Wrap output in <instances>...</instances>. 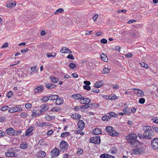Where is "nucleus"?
Returning a JSON list of instances; mask_svg holds the SVG:
<instances>
[{"label": "nucleus", "instance_id": "obj_1", "mask_svg": "<svg viewBox=\"0 0 158 158\" xmlns=\"http://www.w3.org/2000/svg\"><path fill=\"white\" fill-rule=\"evenodd\" d=\"M68 146L69 144L63 140L61 141L59 145L60 152H64L67 151L68 149Z\"/></svg>", "mask_w": 158, "mask_h": 158}, {"label": "nucleus", "instance_id": "obj_2", "mask_svg": "<svg viewBox=\"0 0 158 158\" xmlns=\"http://www.w3.org/2000/svg\"><path fill=\"white\" fill-rule=\"evenodd\" d=\"M89 142L95 144H99L100 143V138L99 136L91 137L89 139Z\"/></svg>", "mask_w": 158, "mask_h": 158}, {"label": "nucleus", "instance_id": "obj_3", "mask_svg": "<svg viewBox=\"0 0 158 158\" xmlns=\"http://www.w3.org/2000/svg\"><path fill=\"white\" fill-rule=\"evenodd\" d=\"M151 146L153 149L156 150L158 149V138H155L151 142Z\"/></svg>", "mask_w": 158, "mask_h": 158}, {"label": "nucleus", "instance_id": "obj_4", "mask_svg": "<svg viewBox=\"0 0 158 158\" xmlns=\"http://www.w3.org/2000/svg\"><path fill=\"white\" fill-rule=\"evenodd\" d=\"M137 137V136L135 133L131 132L126 137L125 139L128 140H132L136 139Z\"/></svg>", "mask_w": 158, "mask_h": 158}, {"label": "nucleus", "instance_id": "obj_5", "mask_svg": "<svg viewBox=\"0 0 158 158\" xmlns=\"http://www.w3.org/2000/svg\"><path fill=\"white\" fill-rule=\"evenodd\" d=\"M42 108L40 110V112L43 114V113L46 112L48 109L49 106L47 104H44L40 106Z\"/></svg>", "mask_w": 158, "mask_h": 158}, {"label": "nucleus", "instance_id": "obj_6", "mask_svg": "<svg viewBox=\"0 0 158 158\" xmlns=\"http://www.w3.org/2000/svg\"><path fill=\"white\" fill-rule=\"evenodd\" d=\"M78 128L80 129V131H82L84 129L85 126L84 122L81 120H79L78 121L77 124Z\"/></svg>", "mask_w": 158, "mask_h": 158}, {"label": "nucleus", "instance_id": "obj_7", "mask_svg": "<svg viewBox=\"0 0 158 158\" xmlns=\"http://www.w3.org/2000/svg\"><path fill=\"white\" fill-rule=\"evenodd\" d=\"M34 129V127L33 126H31L29 127L26 131L25 135L27 136L32 135V134H31V133L33 131Z\"/></svg>", "mask_w": 158, "mask_h": 158}, {"label": "nucleus", "instance_id": "obj_8", "mask_svg": "<svg viewBox=\"0 0 158 158\" xmlns=\"http://www.w3.org/2000/svg\"><path fill=\"white\" fill-rule=\"evenodd\" d=\"M139 142V141L135 139L134 140L128 142V143H130L133 147H137L138 146V143Z\"/></svg>", "mask_w": 158, "mask_h": 158}, {"label": "nucleus", "instance_id": "obj_9", "mask_svg": "<svg viewBox=\"0 0 158 158\" xmlns=\"http://www.w3.org/2000/svg\"><path fill=\"white\" fill-rule=\"evenodd\" d=\"M14 129L12 128H7L6 131L5 132L8 135L10 136L14 135Z\"/></svg>", "mask_w": 158, "mask_h": 158}, {"label": "nucleus", "instance_id": "obj_10", "mask_svg": "<svg viewBox=\"0 0 158 158\" xmlns=\"http://www.w3.org/2000/svg\"><path fill=\"white\" fill-rule=\"evenodd\" d=\"M60 52L62 53H72V52L71 50L66 47H62Z\"/></svg>", "mask_w": 158, "mask_h": 158}, {"label": "nucleus", "instance_id": "obj_11", "mask_svg": "<svg viewBox=\"0 0 158 158\" xmlns=\"http://www.w3.org/2000/svg\"><path fill=\"white\" fill-rule=\"evenodd\" d=\"M44 90V86H40L37 87L34 89V92L35 94L38 93Z\"/></svg>", "mask_w": 158, "mask_h": 158}, {"label": "nucleus", "instance_id": "obj_12", "mask_svg": "<svg viewBox=\"0 0 158 158\" xmlns=\"http://www.w3.org/2000/svg\"><path fill=\"white\" fill-rule=\"evenodd\" d=\"M143 130L144 131V134H147L148 132H150V131H152L151 127L149 126H144L143 127Z\"/></svg>", "mask_w": 158, "mask_h": 158}, {"label": "nucleus", "instance_id": "obj_13", "mask_svg": "<svg viewBox=\"0 0 158 158\" xmlns=\"http://www.w3.org/2000/svg\"><path fill=\"white\" fill-rule=\"evenodd\" d=\"M36 155L38 157L43 158L46 156V153L44 151L41 150L37 153Z\"/></svg>", "mask_w": 158, "mask_h": 158}, {"label": "nucleus", "instance_id": "obj_14", "mask_svg": "<svg viewBox=\"0 0 158 158\" xmlns=\"http://www.w3.org/2000/svg\"><path fill=\"white\" fill-rule=\"evenodd\" d=\"M100 157L101 158H115L113 156L106 153L101 154L100 156Z\"/></svg>", "mask_w": 158, "mask_h": 158}, {"label": "nucleus", "instance_id": "obj_15", "mask_svg": "<svg viewBox=\"0 0 158 158\" xmlns=\"http://www.w3.org/2000/svg\"><path fill=\"white\" fill-rule=\"evenodd\" d=\"M103 83V81H98L94 84V87L96 88L100 87L102 86Z\"/></svg>", "mask_w": 158, "mask_h": 158}, {"label": "nucleus", "instance_id": "obj_16", "mask_svg": "<svg viewBox=\"0 0 158 158\" xmlns=\"http://www.w3.org/2000/svg\"><path fill=\"white\" fill-rule=\"evenodd\" d=\"M152 132H149L148 135L146 134V138L147 139H151L153 138L154 135V133L153 131Z\"/></svg>", "mask_w": 158, "mask_h": 158}, {"label": "nucleus", "instance_id": "obj_17", "mask_svg": "<svg viewBox=\"0 0 158 158\" xmlns=\"http://www.w3.org/2000/svg\"><path fill=\"white\" fill-rule=\"evenodd\" d=\"M49 100L51 101H55L57 98H59V96L57 95L54 94H50L49 96Z\"/></svg>", "mask_w": 158, "mask_h": 158}, {"label": "nucleus", "instance_id": "obj_18", "mask_svg": "<svg viewBox=\"0 0 158 158\" xmlns=\"http://www.w3.org/2000/svg\"><path fill=\"white\" fill-rule=\"evenodd\" d=\"M135 92L139 97L143 96L144 95L143 92L140 89H137Z\"/></svg>", "mask_w": 158, "mask_h": 158}, {"label": "nucleus", "instance_id": "obj_19", "mask_svg": "<svg viewBox=\"0 0 158 158\" xmlns=\"http://www.w3.org/2000/svg\"><path fill=\"white\" fill-rule=\"evenodd\" d=\"M72 96L74 97V98L77 100H79L81 98H84V96L79 94H74L72 95Z\"/></svg>", "mask_w": 158, "mask_h": 158}, {"label": "nucleus", "instance_id": "obj_20", "mask_svg": "<svg viewBox=\"0 0 158 158\" xmlns=\"http://www.w3.org/2000/svg\"><path fill=\"white\" fill-rule=\"evenodd\" d=\"M123 111L124 114L126 115H130L131 113L130 108L128 107H126Z\"/></svg>", "mask_w": 158, "mask_h": 158}, {"label": "nucleus", "instance_id": "obj_21", "mask_svg": "<svg viewBox=\"0 0 158 158\" xmlns=\"http://www.w3.org/2000/svg\"><path fill=\"white\" fill-rule=\"evenodd\" d=\"M50 79L51 80V81L52 83H56L59 81V79L58 78L53 76H51Z\"/></svg>", "mask_w": 158, "mask_h": 158}, {"label": "nucleus", "instance_id": "obj_22", "mask_svg": "<svg viewBox=\"0 0 158 158\" xmlns=\"http://www.w3.org/2000/svg\"><path fill=\"white\" fill-rule=\"evenodd\" d=\"M56 103L57 105H60L62 104L64 102V100L62 98H57L56 99Z\"/></svg>", "mask_w": 158, "mask_h": 158}, {"label": "nucleus", "instance_id": "obj_23", "mask_svg": "<svg viewBox=\"0 0 158 158\" xmlns=\"http://www.w3.org/2000/svg\"><path fill=\"white\" fill-rule=\"evenodd\" d=\"M102 132L100 129L98 128L94 129L93 131V133L95 135H98L101 134Z\"/></svg>", "mask_w": 158, "mask_h": 158}, {"label": "nucleus", "instance_id": "obj_24", "mask_svg": "<svg viewBox=\"0 0 158 158\" xmlns=\"http://www.w3.org/2000/svg\"><path fill=\"white\" fill-rule=\"evenodd\" d=\"M16 3L15 2H8L7 3L6 6L8 8L12 7L15 6L16 5Z\"/></svg>", "mask_w": 158, "mask_h": 158}, {"label": "nucleus", "instance_id": "obj_25", "mask_svg": "<svg viewBox=\"0 0 158 158\" xmlns=\"http://www.w3.org/2000/svg\"><path fill=\"white\" fill-rule=\"evenodd\" d=\"M101 58L103 61L106 62L108 60V59L106 56L104 54L102 53L101 55Z\"/></svg>", "mask_w": 158, "mask_h": 158}, {"label": "nucleus", "instance_id": "obj_26", "mask_svg": "<svg viewBox=\"0 0 158 158\" xmlns=\"http://www.w3.org/2000/svg\"><path fill=\"white\" fill-rule=\"evenodd\" d=\"M113 129H114V128L110 126H107L106 128V131L109 133L110 135L111 133V132L113 131Z\"/></svg>", "mask_w": 158, "mask_h": 158}, {"label": "nucleus", "instance_id": "obj_27", "mask_svg": "<svg viewBox=\"0 0 158 158\" xmlns=\"http://www.w3.org/2000/svg\"><path fill=\"white\" fill-rule=\"evenodd\" d=\"M46 124V123H44L43 122H40L39 123H38V122H37L35 123V125L36 126L39 127H43L44 126H45V125Z\"/></svg>", "mask_w": 158, "mask_h": 158}, {"label": "nucleus", "instance_id": "obj_28", "mask_svg": "<svg viewBox=\"0 0 158 158\" xmlns=\"http://www.w3.org/2000/svg\"><path fill=\"white\" fill-rule=\"evenodd\" d=\"M119 135V133L115 131L114 129H113V131L111 132L110 134V135L112 136H118Z\"/></svg>", "mask_w": 158, "mask_h": 158}, {"label": "nucleus", "instance_id": "obj_29", "mask_svg": "<svg viewBox=\"0 0 158 158\" xmlns=\"http://www.w3.org/2000/svg\"><path fill=\"white\" fill-rule=\"evenodd\" d=\"M28 147L27 143L26 142L20 144L21 148L23 149L27 148Z\"/></svg>", "mask_w": 158, "mask_h": 158}, {"label": "nucleus", "instance_id": "obj_30", "mask_svg": "<svg viewBox=\"0 0 158 158\" xmlns=\"http://www.w3.org/2000/svg\"><path fill=\"white\" fill-rule=\"evenodd\" d=\"M61 110V109L59 107L55 106L52 107L50 111L58 112Z\"/></svg>", "mask_w": 158, "mask_h": 158}, {"label": "nucleus", "instance_id": "obj_31", "mask_svg": "<svg viewBox=\"0 0 158 158\" xmlns=\"http://www.w3.org/2000/svg\"><path fill=\"white\" fill-rule=\"evenodd\" d=\"M89 108H97L99 106V104L98 103H91L89 104Z\"/></svg>", "mask_w": 158, "mask_h": 158}, {"label": "nucleus", "instance_id": "obj_32", "mask_svg": "<svg viewBox=\"0 0 158 158\" xmlns=\"http://www.w3.org/2000/svg\"><path fill=\"white\" fill-rule=\"evenodd\" d=\"M70 134L69 132H65L62 133L61 135V137H65L70 135Z\"/></svg>", "mask_w": 158, "mask_h": 158}, {"label": "nucleus", "instance_id": "obj_33", "mask_svg": "<svg viewBox=\"0 0 158 158\" xmlns=\"http://www.w3.org/2000/svg\"><path fill=\"white\" fill-rule=\"evenodd\" d=\"M108 114L110 115V117H113L117 118L118 117V115L114 112H111L108 113Z\"/></svg>", "mask_w": 158, "mask_h": 158}, {"label": "nucleus", "instance_id": "obj_34", "mask_svg": "<svg viewBox=\"0 0 158 158\" xmlns=\"http://www.w3.org/2000/svg\"><path fill=\"white\" fill-rule=\"evenodd\" d=\"M111 119V117L108 115H105L102 118V120L103 121H108Z\"/></svg>", "mask_w": 158, "mask_h": 158}, {"label": "nucleus", "instance_id": "obj_35", "mask_svg": "<svg viewBox=\"0 0 158 158\" xmlns=\"http://www.w3.org/2000/svg\"><path fill=\"white\" fill-rule=\"evenodd\" d=\"M64 12V10L62 8H59L57 9L54 12L56 15H58L59 13H63Z\"/></svg>", "mask_w": 158, "mask_h": 158}, {"label": "nucleus", "instance_id": "obj_36", "mask_svg": "<svg viewBox=\"0 0 158 158\" xmlns=\"http://www.w3.org/2000/svg\"><path fill=\"white\" fill-rule=\"evenodd\" d=\"M110 151L112 154H113V153L116 154L117 152L116 147H114L112 148L110 150Z\"/></svg>", "mask_w": 158, "mask_h": 158}, {"label": "nucleus", "instance_id": "obj_37", "mask_svg": "<svg viewBox=\"0 0 158 158\" xmlns=\"http://www.w3.org/2000/svg\"><path fill=\"white\" fill-rule=\"evenodd\" d=\"M138 136L140 139H146V135L144 134H142L140 133H139L138 134Z\"/></svg>", "mask_w": 158, "mask_h": 158}, {"label": "nucleus", "instance_id": "obj_38", "mask_svg": "<svg viewBox=\"0 0 158 158\" xmlns=\"http://www.w3.org/2000/svg\"><path fill=\"white\" fill-rule=\"evenodd\" d=\"M84 99L85 104H89L91 100L89 98H84Z\"/></svg>", "mask_w": 158, "mask_h": 158}, {"label": "nucleus", "instance_id": "obj_39", "mask_svg": "<svg viewBox=\"0 0 158 158\" xmlns=\"http://www.w3.org/2000/svg\"><path fill=\"white\" fill-rule=\"evenodd\" d=\"M49 96H45L42 99L41 101H43V102L44 103L47 102L48 100H49Z\"/></svg>", "mask_w": 158, "mask_h": 158}, {"label": "nucleus", "instance_id": "obj_40", "mask_svg": "<svg viewBox=\"0 0 158 158\" xmlns=\"http://www.w3.org/2000/svg\"><path fill=\"white\" fill-rule=\"evenodd\" d=\"M81 116L78 114H74V118H73V119H79L81 118Z\"/></svg>", "mask_w": 158, "mask_h": 158}, {"label": "nucleus", "instance_id": "obj_41", "mask_svg": "<svg viewBox=\"0 0 158 158\" xmlns=\"http://www.w3.org/2000/svg\"><path fill=\"white\" fill-rule=\"evenodd\" d=\"M16 107L15 106L10 108L9 110V113H12L15 112H16Z\"/></svg>", "mask_w": 158, "mask_h": 158}, {"label": "nucleus", "instance_id": "obj_42", "mask_svg": "<svg viewBox=\"0 0 158 158\" xmlns=\"http://www.w3.org/2000/svg\"><path fill=\"white\" fill-rule=\"evenodd\" d=\"M132 152H133V153L135 154V155H137L140 154V152L138 150L137 148H135L134 149H133Z\"/></svg>", "mask_w": 158, "mask_h": 158}, {"label": "nucleus", "instance_id": "obj_43", "mask_svg": "<svg viewBox=\"0 0 158 158\" xmlns=\"http://www.w3.org/2000/svg\"><path fill=\"white\" fill-rule=\"evenodd\" d=\"M45 119L48 121L51 120L52 119V116H50L49 115H46L44 117Z\"/></svg>", "mask_w": 158, "mask_h": 158}, {"label": "nucleus", "instance_id": "obj_44", "mask_svg": "<svg viewBox=\"0 0 158 158\" xmlns=\"http://www.w3.org/2000/svg\"><path fill=\"white\" fill-rule=\"evenodd\" d=\"M9 108V107L8 106H4L1 108V110L2 111H5Z\"/></svg>", "mask_w": 158, "mask_h": 158}, {"label": "nucleus", "instance_id": "obj_45", "mask_svg": "<svg viewBox=\"0 0 158 158\" xmlns=\"http://www.w3.org/2000/svg\"><path fill=\"white\" fill-rule=\"evenodd\" d=\"M89 104H85V105H82L80 107V108L81 109L84 108V109H86L89 108L90 106H89Z\"/></svg>", "mask_w": 158, "mask_h": 158}, {"label": "nucleus", "instance_id": "obj_46", "mask_svg": "<svg viewBox=\"0 0 158 158\" xmlns=\"http://www.w3.org/2000/svg\"><path fill=\"white\" fill-rule=\"evenodd\" d=\"M110 72V70L107 68H104L102 71V73L103 74L108 73Z\"/></svg>", "mask_w": 158, "mask_h": 158}, {"label": "nucleus", "instance_id": "obj_47", "mask_svg": "<svg viewBox=\"0 0 158 158\" xmlns=\"http://www.w3.org/2000/svg\"><path fill=\"white\" fill-rule=\"evenodd\" d=\"M14 135H20L21 133V130L15 131L14 130Z\"/></svg>", "mask_w": 158, "mask_h": 158}, {"label": "nucleus", "instance_id": "obj_48", "mask_svg": "<svg viewBox=\"0 0 158 158\" xmlns=\"http://www.w3.org/2000/svg\"><path fill=\"white\" fill-rule=\"evenodd\" d=\"M91 91L92 92L98 93L99 92V89H96L94 87L91 89Z\"/></svg>", "mask_w": 158, "mask_h": 158}, {"label": "nucleus", "instance_id": "obj_49", "mask_svg": "<svg viewBox=\"0 0 158 158\" xmlns=\"http://www.w3.org/2000/svg\"><path fill=\"white\" fill-rule=\"evenodd\" d=\"M83 88L84 89L89 91L91 89V87L89 85H84Z\"/></svg>", "mask_w": 158, "mask_h": 158}, {"label": "nucleus", "instance_id": "obj_50", "mask_svg": "<svg viewBox=\"0 0 158 158\" xmlns=\"http://www.w3.org/2000/svg\"><path fill=\"white\" fill-rule=\"evenodd\" d=\"M13 93L12 91H10L8 92L6 94V97H7L8 98H11V96L13 94Z\"/></svg>", "mask_w": 158, "mask_h": 158}, {"label": "nucleus", "instance_id": "obj_51", "mask_svg": "<svg viewBox=\"0 0 158 158\" xmlns=\"http://www.w3.org/2000/svg\"><path fill=\"white\" fill-rule=\"evenodd\" d=\"M83 152V150L81 148H79L77 152V153L78 155L82 154Z\"/></svg>", "mask_w": 158, "mask_h": 158}, {"label": "nucleus", "instance_id": "obj_52", "mask_svg": "<svg viewBox=\"0 0 158 158\" xmlns=\"http://www.w3.org/2000/svg\"><path fill=\"white\" fill-rule=\"evenodd\" d=\"M37 67L35 66V67H33L31 68V71L34 73H35L37 71V69L36 68Z\"/></svg>", "mask_w": 158, "mask_h": 158}, {"label": "nucleus", "instance_id": "obj_53", "mask_svg": "<svg viewBox=\"0 0 158 158\" xmlns=\"http://www.w3.org/2000/svg\"><path fill=\"white\" fill-rule=\"evenodd\" d=\"M145 102V99L144 98H141L139 100V102L141 104H143Z\"/></svg>", "mask_w": 158, "mask_h": 158}, {"label": "nucleus", "instance_id": "obj_54", "mask_svg": "<svg viewBox=\"0 0 158 158\" xmlns=\"http://www.w3.org/2000/svg\"><path fill=\"white\" fill-rule=\"evenodd\" d=\"M152 129L154 131L158 133V127L155 126H153L151 127Z\"/></svg>", "mask_w": 158, "mask_h": 158}, {"label": "nucleus", "instance_id": "obj_55", "mask_svg": "<svg viewBox=\"0 0 158 158\" xmlns=\"http://www.w3.org/2000/svg\"><path fill=\"white\" fill-rule=\"evenodd\" d=\"M28 115V114L25 112H23L20 114L19 115L21 117L25 118Z\"/></svg>", "mask_w": 158, "mask_h": 158}, {"label": "nucleus", "instance_id": "obj_56", "mask_svg": "<svg viewBox=\"0 0 158 158\" xmlns=\"http://www.w3.org/2000/svg\"><path fill=\"white\" fill-rule=\"evenodd\" d=\"M67 58L68 59H71V60H74V57L73 56V55L71 54H69L67 56Z\"/></svg>", "mask_w": 158, "mask_h": 158}, {"label": "nucleus", "instance_id": "obj_57", "mask_svg": "<svg viewBox=\"0 0 158 158\" xmlns=\"http://www.w3.org/2000/svg\"><path fill=\"white\" fill-rule=\"evenodd\" d=\"M29 50V49L28 48H24L23 49L21 50H20L21 52L22 53H24V52H27Z\"/></svg>", "mask_w": 158, "mask_h": 158}, {"label": "nucleus", "instance_id": "obj_58", "mask_svg": "<svg viewBox=\"0 0 158 158\" xmlns=\"http://www.w3.org/2000/svg\"><path fill=\"white\" fill-rule=\"evenodd\" d=\"M76 65L73 63H71L69 65V67L71 68L72 69H73L76 67Z\"/></svg>", "mask_w": 158, "mask_h": 158}, {"label": "nucleus", "instance_id": "obj_59", "mask_svg": "<svg viewBox=\"0 0 158 158\" xmlns=\"http://www.w3.org/2000/svg\"><path fill=\"white\" fill-rule=\"evenodd\" d=\"M45 86L46 88L48 89H51V84L50 83H46L45 85Z\"/></svg>", "mask_w": 158, "mask_h": 158}, {"label": "nucleus", "instance_id": "obj_60", "mask_svg": "<svg viewBox=\"0 0 158 158\" xmlns=\"http://www.w3.org/2000/svg\"><path fill=\"white\" fill-rule=\"evenodd\" d=\"M107 40L105 38L102 39L100 41V42L103 44H106L107 43Z\"/></svg>", "mask_w": 158, "mask_h": 158}, {"label": "nucleus", "instance_id": "obj_61", "mask_svg": "<svg viewBox=\"0 0 158 158\" xmlns=\"http://www.w3.org/2000/svg\"><path fill=\"white\" fill-rule=\"evenodd\" d=\"M32 105L31 104L27 103L25 104V106L26 108L29 109L31 107Z\"/></svg>", "mask_w": 158, "mask_h": 158}, {"label": "nucleus", "instance_id": "obj_62", "mask_svg": "<svg viewBox=\"0 0 158 158\" xmlns=\"http://www.w3.org/2000/svg\"><path fill=\"white\" fill-rule=\"evenodd\" d=\"M139 151L140 152V154L142 153L144 151L143 148V147H140L137 148Z\"/></svg>", "mask_w": 158, "mask_h": 158}, {"label": "nucleus", "instance_id": "obj_63", "mask_svg": "<svg viewBox=\"0 0 158 158\" xmlns=\"http://www.w3.org/2000/svg\"><path fill=\"white\" fill-rule=\"evenodd\" d=\"M152 121L153 122L158 124V117H156L155 118H153Z\"/></svg>", "mask_w": 158, "mask_h": 158}, {"label": "nucleus", "instance_id": "obj_64", "mask_svg": "<svg viewBox=\"0 0 158 158\" xmlns=\"http://www.w3.org/2000/svg\"><path fill=\"white\" fill-rule=\"evenodd\" d=\"M6 120V118L4 116L0 117V122H3Z\"/></svg>", "mask_w": 158, "mask_h": 158}]
</instances>
